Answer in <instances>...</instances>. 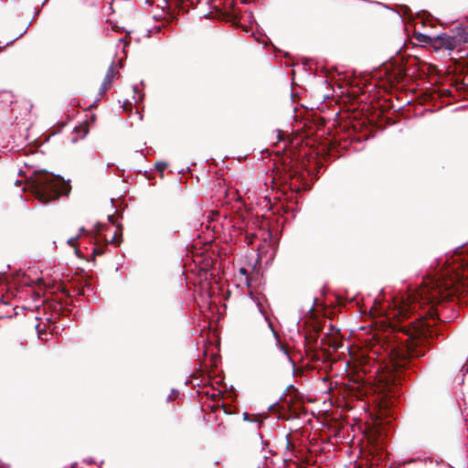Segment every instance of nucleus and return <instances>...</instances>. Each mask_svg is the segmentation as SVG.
Wrapping results in <instances>:
<instances>
[{
    "label": "nucleus",
    "instance_id": "f257e3e1",
    "mask_svg": "<svg viewBox=\"0 0 468 468\" xmlns=\"http://www.w3.org/2000/svg\"><path fill=\"white\" fill-rule=\"evenodd\" d=\"M403 330L407 335L405 343L392 346L389 351L391 363V381L396 384L400 378L399 371L405 367L410 358L423 356L426 345L431 336V324L424 320L417 319Z\"/></svg>",
    "mask_w": 468,
    "mask_h": 468
},
{
    "label": "nucleus",
    "instance_id": "6e6552de",
    "mask_svg": "<svg viewBox=\"0 0 468 468\" xmlns=\"http://www.w3.org/2000/svg\"><path fill=\"white\" fill-rule=\"evenodd\" d=\"M250 298L255 302V303H256V305H257V307H258L259 312H260L262 315H265V313H264V311H263V307H262V303H261V302L260 298H258V297H254V296H253V293H252L251 292H250Z\"/></svg>",
    "mask_w": 468,
    "mask_h": 468
},
{
    "label": "nucleus",
    "instance_id": "2eb2a0df",
    "mask_svg": "<svg viewBox=\"0 0 468 468\" xmlns=\"http://www.w3.org/2000/svg\"><path fill=\"white\" fill-rule=\"evenodd\" d=\"M79 236H76V237H72L70 239H68V244L71 245V246H74V242L76 241V239H78Z\"/></svg>",
    "mask_w": 468,
    "mask_h": 468
},
{
    "label": "nucleus",
    "instance_id": "4be33fe9",
    "mask_svg": "<svg viewBox=\"0 0 468 468\" xmlns=\"http://www.w3.org/2000/svg\"><path fill=\"white\" fill-rule=\"evenodd\" d=\"M84 230H85V229H84V228H80V232H83Z\"/></svg>",
    "mask_w": 468,
    "mask_h": 468
},
{
    "label": "nucleus",
    "instance_id": "9d476101",
    "mask_svg": "<svg viewBox=\"0 0 468 468\" xmlns=\"http://www.w3.org/2000/svg\"><path fill=\"white\" fill-rule=\"evenodd\" d=\"M243 420H248V421H251V422H257L258 424H260V423H261V420H260L259 419H255V418H254V419H251V418L250 417V415H249L247 412H245V413L243 414Z\"/></svg>",
    "mask_w": 468,
    "mask_h": 468
},
{
    "label": "nucleus",
    "instance_id": "39448f33",
    "mask_svg": "<svg viewBox=\"0 0 468 468\" xmlns=\"http://www.w3.org/2000/svg\"><path fill=\"white\" fill-rule=\"evenodd\" d=\"M265 320L268 322V325L276 340V345L279 346V349L281 350V352H282L287 362L292 366V368H294V367H295L294 361L290 356L289 352H288L287 348L285 347V346L280 343L279 335L274 330L272 323L269 320V318L267 316H265Z\"/></svg>",
    "mask_w": 468,
    "mask_h": 468
},
{
    "label": "nucleus",
    "instance_id": "4468645a",
    "mask_svg": "<svg viewBox=\"0 0 468 468\" xmlns=\"http://www.w3.org/2000/svg\"><path fill=\"white\" fill-rule=\"evenodd\" d=\"M102 252L103 251L99 247H96L93 249L92 254L93 255H101V254H102Z\"/></svg>",
    "mask_w": 468,
    "mask_h": 468
},
{
    "label": "nucleus",
    "instance_id": "7ed1b4c3",
    "mask_svg": "<svg viewBox=\"0 0 468 468\" xmlns=\"http://www.w3.org/2000/svg\"><path fill=\"white\" fill-rule=\"evenodd\" d=\"M446 273H441L435 277H430L423 280V286L419 289L417 295L414 296V300L420 297L423 303H435L440 301H444L450 298L457 289H455L456 283L459 281V275L456 274L455 278L446 279Z\"/></svg>",
    "mask_w": 468,
    "mask_h": 468
},
{
    "label": "nucleus",
    "instance_id": "f8f14e48",
    "mask_svg": "<svg viewBox=\"0 0 468 468\" xmlns=\"http://www.w3.org/2000/svg\"><path fill=\"white\" fill-rule=\"evenodd\" d=\"M118 230H119V228L117 229L116 232L114 233V235L111 238V239L108 242H110V243L116 242L117 237H118V233H117Z\"/></svg>",
    "mask_w": 468,
    "mask_h": 468
},
{
    "label": "nucleus",
    "instance_id": "412c9836",
    "mask_svg": "<svg viewBox=\"0 0 468 468\" xmlns=\"http://www.w3.org/2000/svg\"><path fill=\"white\" fill-rule=\"evenodd\" d=\"M21 184V181L20 180H16V185H20Z\"/></svg>",
    "mask_w": 468,
    "mask_h": 468
},
{
    "label": "nucleus",
    "instance_id": "0eeeda50",
    "mask_svg": "<svg viewBox=\"0 0 468 468\" xmlns=\"http://www.w3.org/2000/svg\"><path fill=\"white\" fill-rule=\"evenodd\" d=\"M260 440L261 441V451L263 452V458L267 459L266 452L272 454V451L269 448V442L267 441H263L262 435L258 433Z\"/></svg>",
    "mask_w": 468,
    "mask_h": 468
},
{
    "label": "nucleus",
    "instance_id": "ddd939ff",
    "mask_svg": "<svg viewBox=\"0 0 468 468\" xmlns=\"http://www.w3.org/2000/svg\"><path fill=\"white\" fill-rule=\"evenodd\" d=\"M414 303H410V304H407L403 307V309L401 310V313H403L404 311H408V310H410V309H414L415 306H413Z\"/></svg>",
    "mask_w": 468,
    "mask_h": 468
},
{
    "label": "nucleus",
    "instance_id": "aec40b11",
    "mask_svg": "<svg viewBox=\"0 0 468 468\" xmlns=\"http://www.w3.org/2000/svg\"><path fill=\"white\" fill-rule=\"evenodd\" d=\"M240 272H241V273H243V274H245V273H246V270H245L244 268H241V269H240Z\"/></svg>",
    "mask_w": 468,
    "mask_h": 468
},
{
    "label": "nucleus",
    "instance_id": "a211bd4d",
    "mask_svg": "<svg viewBox=\"0 0 468 468\" xmlns=\"http://www.w3.org/2000/svg\"><path fill=\"white\" fill-rule=\"evenodd\" d=\"M108 220H109L111 223L114 224V223H115V222H114V216H113V215H109V216H108Z\"/></svg>",
    "mask_w": 468,
    "mask_h": 468
},
{
    "label": "nucleus",
    "instance_id": "f3484780",
    "mask_svg": "<svg viewBox=\"0 0 468 468\" xmlns=\"http://www.w3.org/2000/svg\"><path fill=\"white\" fill-rule=\"evenodd\" d=\"M292 447V442L290 441L289 438L286 437V451H290V448Z\"/></svg>",
    "mask_w": 468,
    "mask_h": 468
},
{
    "label": "nucleus",
    "instance_id": "20e7f679",
    "mask_svg": "<svg viewBox=\"0 0 468 468\" xmlns=\"http://www.w3.org/2000/svg\"><path fill=\"white\" fill-rule=\"evenodd\" d=\"M417 39L424 44H431L433 39L440 40L441 45L446 49H453V38L449 36H437L435 38H432L430 36L419 34Z\"/></svg>",
    "mask_w": 468,
    "mask_h": 468
},
{
    "label": "nucleus",
    "instance_id": "dca6fc26",
    "mask_svg": "<svg viewBox=\"0 0 468 468\" xmlns=\"http://www.w3.org/2000/svg\"><path fill=\"white\" fill-rule=\"evenodd\" d=\"M176 393H177V390H176V389H172V393H171L170 395H168V397H167V400H168V401H172V400L174 399V398H173V397H174V394H176Z\"/></svg>",
    "mask_w": 468,
    "mask_h": 468
},
{
    "label": "nucleus",
    "instance_id": "6ab92c4d",
    "mask_svg": "<svg viewBox=\"0 0 468 468\" xmlns=\"http://www.w3.org/2000/svg\"><path fill=\"white\" fill-rule=\"evenodd\" d=\"M156 166H157L158 169H163V168H165L166 166V165L165 163H161V164H157Z\"/></svg>",
    "mask_w": 468,
    "mask_h": 468
},
{
    "label": "nucleus",
    "instance_id": "423d86ee",
    "mask_svg": "<svg viewBox=\"0 0 468 468\" xmlns=\"http://www.w3.org/2000/svg\"><path fill=\"white\" fill-rule=\"evenodd\" d=\"M116 74H118V71L116 70L114 63L112 62L105 74L103 81L106 82V84L111 85Z\"/></svg>",
    "mask_w": 468,
    "mask_h": 468
},
{
    "label": "nucleus",
    "instance_id": "f03ea898",
    "mask_svg": "<svg viewBox=\"0 0 468 468\" xmlns=\"http://www.w3.org/2000/svg\"><path fill=\"white\" fill-rule=\"evenodd\" d=\"M69 185L58 176L46 170H35L27 178L23 191L29 190L42 204H48L62 195H68Z\"/></svg>",
    "mask_w": 468,
    "mask_h": 468
},
{
    "label": "nucleus",
    "instance_id": "9b49d317",
    "mask_svg": "<svg viewBox=\"0 0 468 468\" xmlns=\"http://www.w3.org/2000/svg\"><path fill=\"white\" fill-rule=\"evenodd\" d=\"M243 420H248V421H251V422H257L258 424H260V423H261V420H260L259 419H255V418H254V419H251V418L250 417V415H249L247 412H245V413L243 414Z\"/></svg>",
    "mask_w": 468,
    "mask_h": 468
},
{
    "label": "nucleus",
    "instance_id": "1a4fd4ad",
    "mask_svg": "<svg viewBox=\"0 0 468 468\" xmlns=\"http://www.w3.org/2000/svg\"><path fill=\"white\" fill-rule=\"evenodd\" d=\"M110 87H111L110 84H106V82L102 81V83L100 87V90H99L100 95H101V96L104 95Z\"/></svg>",
    "mask_w": 468,
    "mask_h": 468
}]
</instances>
